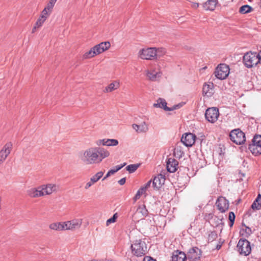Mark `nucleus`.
Returning <instances> with one entry per match:
<instances>
[{
  "label": "nucleus",
  "instance_id": "1",
  "mask_svg": "<svg viewBox=\"0 0 261 261\" xmlns=\"http://www.w3.org/2000/svg\"><path fill=\"white\" fill-rule=\"evenodd\" d=\"M110 152L100 147H91L83 150L80 155L83 163L86 165L100 163L110 155Z\"/></svg>",
  "mask_w": 261,
  "mask_h": 261
},
{
  "label": "nucleus",
  "instance_id": "2",
  "mask_svg": "<svg viewBox=\"0 0 261 261\" xmlns=\"http://www.w3.org/2000/svg\"><path fill=\"white\" fill-rule=\"evenodd\" d=\"M132 253L136 256H142L147 252V247L146 243L141 240H136L131 245Z\"/></svg>",
  "mask_w": 261,
  "mask_h": 261
},
{
  "label": "nucleus",
  "instance_id": "3",
  "mask_svg": "<svg viewBox=\"0 0 261 261\" xmlns=\"http://www.w3.org/2000/svg\"><path fill=\"white\" fill-rule=\"evenodd\" d=\"M243 62L247 68H251L259 64L257 54L256 53L247 52L243 56Z\"/></svg>",
  "mask_w": 261,
  "mask_h": 261
},
{
  "label": "nucleus",
  "instance_id": "4",
  "mask_svg": "<svg viewBox=\"0 0 261 261\" xmlns=\"http://www.w3.org/2000/svg\"><path fill=\"white\" fill-rule=\"evenodd\" d=\"M237 249L240 254L244 256L248 255L251 251L250 243L245 239L239 240L237 246Z\"/></svg>",
  "mask_w": 261,
  "mask_h": 261
},
{
  "label": "nucleus",
  "instance_id": "5",
  "mask_svg": "<svg viewBox=\"0 0 261 261\" xmlns=\"http://www.w3.org/2000/svg\"><path fill=\"white\" fill-rule=\"evenodd\" d=\"M229 137L231 141L237 145L243 144L246 140L245 134L239 128L231 130L229 134Z\"/></svg>",
  "mask_w": 261,
  "mask_h": 261
},
{
  "label": "nucleus",
  "instance_id": "6",
  "mask_svg": "<svg viewBox=\"0 0 261 261\" xmlns=\"http://www.w3.org/2000/svg\"><path fill=\"white\" fill-rule=\"evenodd\" d=\"M248 149L255 155L261 154V135H255L249 144Z\"/></svg>",
  "mask_w": 261,
  "mask_h": 261
},
{
  "label": "nucleus",
  "instance_id": "7",
  "mask_svg": "<svg viewBox=\"0 0 261 261\" xmlns=\"http://www.w3.org/2000/svg\"><path fill=\"white\" fill-rule=\"evenodd\" d=\"M155 47L144 48L140 49L138 53V56L143 60L155 59Z\"/></svg>",
  "mask_w": 261,
  "mask_h": 261
},
{
  "label": "nucleus",
  "instance_id": "8",
  "mask_svg": "<svg viewBox=\"0 0 261 261\" xmlns=\"http://www.w3.org/2000/svg\"><path fill=\"white\" fill-rule=\"evenodd\" d=\"M229 67L225 64H220L216 68L215 71V76L219 80H224L229 75Z\"/></svg>",
  "mask_w": 261,
  "mask_h": 261
},
{
  "label": "nucleus",
  "instance_id": "9",
  "mask_svg": "<svg viewBox=\"0 0 261 261\" xmlns=\"http://www.w3.org/2000/svg\"><path fill=\"white\" fill-rule=\"evenodd\" d=\"M83 220L82 219H75L70 221L64 222V226L65 227L64 230L74 231L81 227L82 224Z\"/></svg>",
  "mask_w": 261,
  "mask_h": 261
},
{
  "label": "nucleus",
  "instance_id": "10",
  "mask_svg": "<svg viewBox=\"0 0 261 261\" xmlns=\"http://www.w3.org/2000/svg\"><path fill=\"white\" fill-rule=\"evenodd\" d=\"M219 115L218 109L214 107L207 109L205 113L206 119L211 123L216 122L218 120Z\"/></svg>",
  "mask_w": 261,
  "mask_h": 261
},
{
  "label": "nucleus",
  "instance_id": "11",
  "mask_svg": "<svg viewBox=\"0 0 261 261\" xmlns=\"http://www.w3.org/2000/svg\"><path fill=\"white\" fill-rule=\"evenodd\" d=\"M12 146L11 142H8L0 151V165L5 161L10 153L12 149Z\"/></svg>",
  "mask_w": 261,
  "mask_h": 261
},
{
  "label": "nucleus",
  "instance_id": "12",
  "mask_svg": "<svg viewBox=\"0 0 261 261\" xmlns=\"http://www.w3.org/2000/svg\"><path fill=\"white\" fill-rule=\"evenodd\" d=\"M196 136L191 133H186L181 138V142L187 147H191L195 142Z\"/></svg>",
  "mask_w": 261,
  "mask_h": 261
},
{
  "label": "nucleus",
  "instance_id": "13",
  "mask_svg": "<svg viewBox=\"0 0 261 261\" xmlns=\"http://www.w3.org/2000/svg\"><path fill=\"white\" fill-rule=\"evenodd\" d=\"M216 205L219 211L225 213L228 210L229 203L225 197H220L216 202Z\"/></svg>",
  "mask_w": 261,
  "mask_h": 261
},
{
  "label": "nucleus",
  "instance_id": "14",
  "mask_svg": "<svg viewBox=\"0 0 261 261\" xmlns=\"http://www.w3.org/2000/svg\"><path fill=\"white\" fill-rule=\"evenodd\" d=\"M201 255V251L197 247H193L188 252L187 258L190 261H196L199 259Z\"/></svg>",
  "mask_w": 261,
  "mask_h": 261
},
{
  "label": "nucleus",
  "instance_id": "15",
  "mask_svg": "<svg viewBox=\"0 0 261 261\" xmlns=\"http://www.w3.org/2000/svg\"><path fill=\"white\" fill-rule=\"evenodd\" d=\"M166 100L162 98H159L156 100V103L153 104V107L155 108H160L166 111H171L179 108V105H175L172 108H169L167 106Z\"/></svg>",
  "mask_w": 261,
  "mask_h": 261
},
{
  "label": "nucleus",
  "instance_id": "16",
  "mask_svg": "<svg viewBox=\"0 0 261 261\" xmlns=\"http://www.w3.org/2000/svg\"><path fill=\"white\" fill-rule=\"evenodd\" d=\"M111 46L109 41L102 42L93 47V50H95L96 55H99L108 50Z\"/></svg>",
  "mask_w": 261,
  "mask_h": 261
},
{
  "label": "nucleus",
  "instance_id": "17",
  "mask_svg": "<svg viewBox=\"0 0 261 261\" xmlns=\"http://www.w3.org/2000/svg\"><path fill=\"white\" fill-rule=\"evenodd\" d=\"M41 186L37 188H31L27 191V194L32 198H37L44 195V192Z\"/></svg>",
  "mask_w": 261,
  "mask_h": 261
},
{
  "label": "nucleus",
  "instance_id": "18",
  "mask_svg": "<svg viewBox=\"0 0 261 261\" xmlns=\"http://www.w3.org/2000/svg\"><path fill=\"white\" fill-rule=\"evenodd\" d=\"M214 84L213 83H204L202 88L203 96L211 97L214 93Z\"/></svg>",
  "mask_w": 261,
  "mask_h": 261
},
{
  "label": "nucleus",
  "instance_id": "19",
  "mask_svg": "<svg viewBox=\"0 0 261 261\" xmlns=\"http://www.w3.org/2000/svg\"><path fill=\"white\" fill-rule=\"evenodd\" d=\"M103 175V172L102 171H99L96 173L95 175H94L90 178V181L86 183L85 186V189L86 190L88 189L93 185H94L95 183L98 181L102 177Z\"/></svg>",
  "mask_w": 261,
  "mask_h": 261
},
{
  "label": "nucleus",
  "instance_id": "20",
  "mask_svg": "<svg viewBox=\"0 0 261 261\" xmlns=\"http://www.w3.org/2000/svg\"><path fill=\"white\" fill-rule=\"evenodd\" d=\"M178 163L173 158H169L167 162V169L169 172L173 173L177 170Z\"/></svg>",
  "mask_w": 261,
  "mask_h": 261
},
{
  "label": "nucleus",
  "instance_id": "21",
  "mask_svg": "<svg viewBox=\"0 0 261 261\" xmlns=\"http://www.w3.org/2000/svg\"><path fill=\"white\" fill-rule=\"evenodd\" d=\"M132 127L138 133H145L149 129L148 125L145 122H143L140 124H133Z\"/></svg>",
  "mask_w": 261,
  "mask_h": 261
},
{
  "label": "nucleus",
  "instance_id": "22",
  "mask_svg": "<svg viewBox=\"0 0 261 261\" xmlns=\"http://www.w3.org/2000/svg\"><path fill=\"white\" fill-rule=\"evenodd\" d=\"M165 180V176L160 174L154 177L152 181V185L154 188L159 189L162 185L164 184Z\"/></svg>",
  "mask_w": 261,
  "mask_h": 261
},
{
  "label": "nucleus",
  "instance_id": "23",
  "mask_svg": "<svg viewBox=\"0 0 261 261\" xmlns=\"http://www.w3.org/2000/svg\"><path fill=\"white\" fill-rule=\"evenodd\" d=\"M41 188L43 189V191L45 195H50L53 192L57 190V186L55 184H48L47 185H43L41 186Z\"/></svg>",
  "mask_w": 261,
  "mask_h": 261
},
{
  "label": "nucleus",
  "instance_id": "24",
  "mask_svg": "<svg viewBox=\"0 0 261 261\" xmlns=\"http://www.w3.org/2000/svg\"><path fill=\"white\" fill-rule=\"evenodd\" d=\"M146 75L149 80L153 81L161 76V73L154 69L147 70L146 71Z\"/></svg>",
  "mask_w": 261,
  "mask_h": 261
},
{
  "label": "nucleus",
  "instance_id": "25",
  "mask_svg": "<svg viewBox=\"0 0 261 261\" xmlns=\"http://www.w3.org/2000/svg\"><path fill=\"white\" fill-rule=\"evenodd\" d=\"M186 258V255L182 251L176 250L173 252L172 261H185Z\"/></svg>",
  "mask_w": 261,
  "mask_h": 261
},
{
  "label": "nucleus",
  "instance_id": "26",
  "mask_svg": "<svg viewBox=\"0 0 261 261\" xmlns=\"http://www.w3.org/2000/svg\"><path fill=\"white\" fill-rule=\"evenodd\" d=\"M218 3V0H207L203 4V7L205 10L213 11L215 10Z\"/></svg>",
  "mask_w": 261,
  "mask_h": 261
},
{
  "label": "nucleus",
  "instance_id": "27",
  "mask_svg": "<svg viewBox=\"0 0 261 261\" xmlns=\"http://www.w3.org/2000/svg\"><path fill=\"white\" fill-rule=\"evenodd\" d=\"M119 82L115 81L106 87L103 91L104 93H110L119 88Z\"/></svg>",
  "mask_w": 261,
  "mask_h": 261
},
{
  "label": "nucleus",
  "instance_id": "28",
  "mask_svg": "<svg viewBox=\"0 0 261 261\" xmlns=\"http://www.w3.org/2000/svg\"><path fill=\"white\" fill-rule=\"evenodd\" d=\"M49 229L56 231L64 230V222L53 223L49 225Z\"/></svg>",
  "mask_w": 261,
  "mask_h": 261
},
{
  "label": "nucleus",
  "instance_id": "29",
  "mask_svg": "<svg viewBox=\"0 0 261 261\" xmlns=\"http://www.w3.org/2000/svg\"><path fill=\"white\" fill-rule=\"evenodd\" d=\"M126 165V163H124L122 165H117L115 166V169H111L108 171L106 176L102 178V180H106L107 178H108L111 175L115 174L118 171L120 170L122 167H123Z\"/></svg>",
  "mask_w": 261,
  "mask_h": 261
},
{
  "label": "nucleus",
  "instance_id": "30",
  "mask_svg": "<svg viewBox=\"0 0 261 261\" xmlns=\"http://www.w3.org/2000/svg\"><path fill=\"white\" fill-rule=\"evenodd\" d=\"M253 210H258L261 209V195L259 194L257 198L251 205Z\"/></svg>",
  "mask_w": 261,
  "mask_h": 261
},
{
  "label": "nucleus",
  "instance_id": "31",
  "mask_svg": "<svg viewBox=\"0 0 261 261\" xmlns=\"http://www.w3.org/2000/svg\"><path fill=\"white\" fill-rule=\"evenodd\" d=\"M137 213L141 214L143 217L147 216L148 213L145 205H139Z\"/></svg>",
  "mask_w": 261,
  "mask_h": 261
},
{
  "label": "nucleus",
  "instance_id": "32",
  "mask_svg": "<svg viewBox=\"0 0 261 261\" xmlns=\"http://www.w3.org/2000/svg\"><path fill=\"white\" fill-rule=\"evenodd\" d=\"M252 10L253 9L251 6L245 5L240 7L239 12L241 14H246L251 12Z\"/></svg>",
  "mask_w": 261,
  "mask_h": 261
},
{
  "label": "nucleus",
  "instance_id": "33",
  "mask_svg": "<svg viewBox=\"0 0 261 261\" xmlns=\"http://www.w3.org/2000/svg\"><path fill=\"white\" fill-rule=\"evenodd\" d=\"M96 53L94 50H93L92 47L89 51L86 52L83 56L84 59H88L94 57L96 56Z\"/></svg>",
  "mask_w": 261,
  "mask_h": 261
},
{
  "label": "nucleus",
  "instance_id": "34",
  "mask_svg": "<svg viewBox=\"0 0 261 261\" xmlns=\"http://www.w3.org/2000/svg\"><path fill=\"white\" fill-rule=\"evenodd\" d=\"M104 143L105 144V146H115L117 145L119 142L116 139H107L106 141L104 142Z\"/></svg>",
  "mask_w": 261,
  "mask_h": 261
},
{
  "label": "nucleus",
  "instance_id": "35",
  "mask_svg": "<svg viewBox=\"0 0 261 261\" xmlns=\"http://www.w3.org/2000/svg\"><path fill=\"white\" fill-rule=\"evenodd\" d=\"M155 59L163 57L166 54V49L164 48H155Z\"/></svg>",
  "mask_w": 261,
  "mask_h": 261
},
{
  "label": "nucleus",
  "instance_id": "36",
  "mask_svg": "<svg viewBox=\"0 0 261 261\" xmlns=\"http://www.w3.org/2000/svg\"><path fill=\"white\" fill-rule=\"evenodd\" d=\"M139 167V164H131V165H128L126 167V169L129 173H133L135 171L137 170V169Z\"/></svg>",
  "mask_w": 261,
  "mask_h": 261
},
{
  "label": "nucleus",
  "instance_id": "37",
  "mask_svg": "<svg viewBox=\"0 0 261 261\" xmlns=\"http://www.w3.org/2000/svg\"><path fill=\"white\" fill-rule=\"evenodd\" d=\"M235 218H236V216H235V215L233 212H231L229 213V216H228V219L229 220V225L230 227H231L234 224Z\"/></svg>",
  "mask_w": 261,
  "mask_h": 261
},
{
  "label": "nucleus",
  "instance_id": "38",
  "mask_svg": "<svg viewBox=\"0 0 261 261\" xmlns=\"http://www.w3.org/2000/svg\"><path fill=\"white\" fill-rule=\"evenodd\" d=\"M217 238V234L215 231L211 232L208 236V241L210 242H212Z\"/></svg>",
  "mask_w": 261,
  "mask_h": 261
},
{
  "label": "nucleus",
  "instance_id": "39",
  "mask_svg": "<svg viewBox=\"0 0 261 261\" xmlns=\"http://www.w3.org/2000/svg\"><path fill=\"white\" fill-rule=\"evenodd\" d=\"M51 12H49L48 11L46 10V9H43L42 11L41 12V15L40 16L41 18L46 19L49 16Z\"/></svg>",
  "mask_w": 261,
  "mask_h": 261
},
{
  "label": "nucleus",
  "instance_id": "40",
  "mask_svg": "<svg viewBox=\"0 0 261 261\" xmlns=\"http://www.w3.org/2000/svg\"><path fill=\"white\" fill-rule=\"evenodd\" d=\"M45 20V19L39 17L35 24L38 27L40 28L43 24Z\"/></svg>",
  "mask_w": 261,
  "mask_h": 261
},
{
  "label": "nucleus",
  "instance_id": "41",
  "mask_svg": "<svg viewBox=\"0 0 261 261\" xmlns=\"http://www.w3.org/2000/svg\"><path fill=\"white\" fill-rule=\"evenodd\" d=\"M117 218V214L116 213L113 216V217L112 218L109 219L107 221V223H106L107 225H109L110 224L115 222L116 221Z\"/></svg>",
  "mask_w": 261,
  "mask_h": 261
},
{
  "label": "nucleus",
  "instance_id": "42",
  "mask_svg": "<svg viewBox=\"0 0 261 261\" xmlns=\"http://www.w3.org/2000/svg\"><path fill=\"white\" fill-rule=\"evenodd\" d=\"M145 192V191H142L141 190V188L137 192V193L136 194L134 199V200L136 201L138 199H139L140 197H141V195L143 194V192Z\"/></svg>",
  "mask_w": 261,
  "mask_h": 261
},
{
  "label": "nucleus",
  "instance_id": "43",
  "mask_svg": "<svg viewBox=\"0 0 261 261\" xmlns=\"http://www.w3.org/2000/svg\"><path fill=\"white\" fill-rule=\"evenodd\" d=\"M54 6V5L49 2L47 6L44 8V9L50 12H51L52 9Z\"/></svg>",
  "mask_w": 261,
  "mask_h": 261
},
{
  "label": "nucleus",
  "instance_id": "44",
  "mask_svg": "<svg viewBox=\"0 0 261 261\" xmlns=\"http://www.w3.org/2000/svg\"><path fill=\"white\" fill-rule=\"evenodd\" d=\"M151 182V180L148 181L143 187L141 188V190L145 191L150 186Z\"/></svg>",
  "mask_w": 261,
  "mask_h": 261
},
{
  "label": "nucleus",
  "instance_id": "45",
  "mask_svg": "<svg viewBox=\"0 0 261 261\" xmlns=\"http://www.w3.org/2000/svg\"><path fill=\"white\" fill-rule=\"evenodd\" d=\"M244 226L245 227L246 233L247 234V236H250L252 233L251 229L246 225H244Z\"/></svg>",
  "mask_w": 261,
  "mask_h": 261
},
{
  "label": "nucleus",
  "instance_id": "46",
  "mask_svg": "<svg viewBox=\"0 0 261 261\" xmlns=\"http://www.w3.org/2000/svg\"><path fill=\"white\" fill-rule=\"evenodd\" d=\"M106 139L98 140L96 142V144L98 146H99L100 145L105 146V144L104 143V142L106 141Z\"/></svg>",
  "mask_w": 261,
  "mask_h": 261
},
{
  "label": "nucleus",
  "instance_id": "47",
  "mask_svg": "<svg viewBox=\"0 0 261 261\" xmlns=\"http://www.w3.org/2000/svg\"><path fill=\"white\" fill-rule=\"evenodd\" d=\"M143 261H156V260L153 259L150 256H145L143 259Z\"/></svg>",
  "mask_w": 261,
  "mask_h": 261
},
{
  "label": "nucleus",
  "instance_id": "48",
  "mask_svg": "<svg viewBox=\"0 0 261 261\" xmlns=\"http://www.w3.org/2000/svg\"><path fill=\"white\" fill-rule=\"evenodd\" d=\"M125 181H126V178H122L118 181V183L120 185H123L125 183Z\"/></svg>",
  "mask_w": 261,
  "mask_h": 261
},
{
  "label": "nucleus",
  "instance_id": "49",
  "mask_svg": "<svg viewBox=\"0 0 261 261\" xmlns=\"http://www.w3.org/2000/svg\"><path fill=\"white\" fill-rule=\"evenodd\" d=\"M199 6V3H193L192 4V7L194 8H197Z\"/></svg>",
  "mask_w": 261,
  "mask_h": 261
},
{
  "label": "nucleus",
  "instance_id": "50",
  "mask_svg": "<svg viewBox=\"0 0 261 261\" xmlns=\"http://www.w3.org/2000/svg\"><path fill=\"white\" fill-rule=\"evenodd\" d=\"M39 27H38L37 26H36L35 24L34 27H33V28L32 29V33H34L36 32V30L39 29Z\"/></svg>",
  "mask_w": 261,
  "mask_h": 261
},
{
  "label": "nucleus",
  "instance_id": "51",
  "mask_svg": "<svg viewBox=\"0 0 261 261\" xmlns=\"http://www.w3.org/2000/svg\"><path fill=\"white\" fill-rule=\"evenodd\" d=\"M257 56L259 60V64H261V50L257 54Z\"/></svg>",
  "mask_w": 261,
  "mask_h": 261
},
{
  "label": "nucleus",
  "instance_id": "52",
  "mask_svg": "<svg viewBox=\"0 0 261 261\" xmlns=\"http://www.w3.org/2000/svg\"><path fill=\"white\" fill-rule=\"evenodd\" d=\"M57 0H50L49 2L55 5V4L56 2H57Z\"/></svg>",
  "mask_w": 261,
  "mask_h": 261
},
{
  "label": "nucleus",
  "instance_id": "53",
  "mask_svg": "<svg viewBox=\"0 0 261 261\" xmlns=\"http://www.w3.org/2000/svg\"><path fill=\"white\" fill-rule=\"evenodd\" d=\"M220 221H221L220 224H222L223 226L224 225V223L223 222V219H221Z\"/></svg>",
  "mask_w": 261,
  "mask_h": 261
},
{
  "label": "nucleus",
  "instance_id": "54",
  "mask_svg": "<svg viewBox=\"0 0 261 261\" xmlns=\"http://www.w3.org/2000/svg\"><path fill=\"white\" fill-rule=\"evenodd\" d=\"M109 260L110 259H107V258L100 259V261H109Z\"/></svg>",
  "mask_w": 261,
  "mask_h": 261
},
{
  "label": "nucleus",
  "instance_id": "55",
  "mask_svg": "<svg viewBox=\"0 0 261 261\" xmlns=\"http://www.w3.org/2000/svg\"><path fill=\"white\" fill-rule=\"evenodd\" d=\"M221 247V245H217L216 247V248H217V249L219 250V249H220Z\"/></svg>",
  "mask_w": 261,
  "mask_h": 261
},
{
  "label": "nucleus",
  "instance_id": "56",
  "mask_svg": "<svg viewBox=\"0 0 261 261\" xmlns=\"http://www.w3.org/2000/svg\"><path fill=\"white\" fill-rule=\"evenodd\" d=\"M92 261H100V260H92Z\"/></svg>",
  "mask_w": 261,
  "mask_h": 261
}]
</instances>
